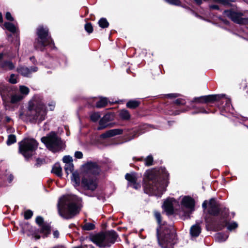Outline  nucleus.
Returning <instances> with one entry per match:
<instances>
[{
	"mask_svg": "<svg viewBox=\"0 0 248 248\" xmlns=\"http://www.w3.org/2000/svg\"><path fill=\"white\" fill-rule=\"evenodd\" d=\"M169 173L165 168L149 170L145 172L144 184L145 193L150 195L161 197L167 186V179Z\"/></svg>",
	"mask_w": 248,
	"mask_h": 248,
	"instance_id": "f257e3e1",
	"label": "nucleus"
},
{
	"mask_svg": "<svg viewBox=\"0 0 248 248\" xmlns=\"http://www.w3.org/2000/svg\"><path fill=\"white\" fill-rule=\"evenodd\" d=\"M81 201L80 198L74 195L61 198L57 205L59 215L65 219L72 218L78 213Z\"/></svg>",
	"mask_w": 248,
	"mask_h": 248,
	"instance_id": "f03ea898",
	"label": "nucleus"
},
{
	"mask_svg": "<svg viewBox=\"0 0 248 248\" xmlns=\"http://www.w3.org/2000/svg\"><path fill=\"white\" fill-rule=\"evenodd\" d=\"M207 204H208V212L209 214L215 216L219 215L220 217L219 221V223L220 225L219 229H221L225 226H227L228 230L232 231L238 227V224L236 222L228 223V209L226 208L220 207L214 199H211L209 202L205 201L203 202L202 206L204 209H205L207 206Z\"/></svg>",
	"mask_w": 248,
	"mask_h": 248,
	"instance_id": "7ed1b4c3",
	"label": "nucleus"
},
{
	"mask_svg": "<svg viewBox=\"0 0 248 248\" xmlns=\"http://www.w3.org/2000/svg\"><path fill=\"white\" fill-rule=\"evenodd\" d=\"M46 110L43 102L42 97L35 95L29 103L27 115L31 119L41 122L45 120Z\"/></svg>",
	"mask_w": 248,
	"mask_h": 248,
	"instance_id": "20e7f679",
	"label": "nucleus"
},
{
	"mask_svg": "<svg viewBox=\"0 0 248 248\" xmlns=\"http://www.w3.org/2000/svg\"><path fill=\"white\" fill-rule=\"evenodd\" d=\"M36 222L39 225V229H36L34 227L30 226L29 224H27L25 225L24 229H27V230H24L23 232L26 233L29 236H31L35 240L40 239L41 237L45 238L47 237L50 232V226L44 222L43 218L40 216L36 218Z\"/></svg>",
	"mask_w": 248,
	"mask_h": 248,
	"instance_id": "39448f33",
	"label": "nucleus"
},
{
	"mask_svg": "<svg viewBox=\"0 0 248 248\" xmlns=\"http://www.w3.org/2000/svg\"><path fill=\"white\" fill-rule=\"evenodd\" d=\"M41 141L46 148L53 152H56L63 148V143L61 138L54 132H51L41 138Z\"/></svg>",
	"mask_w": 248,
	"mask_h": 248,
	"instance_id": "423d86ee",
	"label": "nucleus"
},
{
	"mask_svg": "<svg viewBox=\"0 0 248 248\" xmlns=\"http://www.w3.org/2000/svg\"><path fill=\"white\" fill-rule=\"evenodd\" d=\"M48 30L47 28L39 26L37 31L38 38L36 39L34 46L36 49L43 51L44 47L47 46H53L54 43L48 33Z\"/></svg>",
	"mask_w": 248,
	"mask_h": 248,
	"instance_id": "0eeeda50",
	"label": "nucleus"
},
{
	"mask_svg": "<svg viewBox=\"0 0 248 248\" xmlns=\"http://www.w3.org/2000/svg\"><path fill=\"white\" fill-rule=\"evenodd\" d=\"M117 237L116 232L111 231L93 236L92 238V241L99 247H109L115 242Z\"/></svg>",
	"mask_w": 248,
	"mask_h": 248,
	"instance_id": "6e6552de",
	"label": "nucleus"
},
{
	"mask_svg": "<svg viewBox=\"0 0 248 248\" xmlns=\"http://www.w3.org/2000/svg\"><path fill=\"white\" fill-rule=\"evenodd\" d=\"M38 147V143L33 139L27 138L19 143V151L25 158L33 155Z\"/></svg>",
	"mask_w": 248,
	"mask_h": 248,
	"instance_id": "1a4fd4ad",
	"label": "nucleus"
},
{
	"mask_svg": "<svg viewBox=\"0 0 248 248\" xmlns=\"http://www.w3.org/2000/svg\"><path fill=\"white\" fill-rule=\"evenodd\" d=\"M158 241L162 248H173L172 245L176 243V236L172 228L165 230L162 238H158Z\"/></svg>",
	"mask_w": 248,
	"mask_h": 248,
	"instance_id": "9d476101",
	"label": "nucleus"
},
{
	"mask_svg": "<svg viewBox=\"0 0 248 248\" xmlns=\"http://www.w3.org/2000/svg\"><path fill=\"white\" fill-rule=\"evenodd\" d=\"M224 14L234 22L239 24H248V17H244L242 12L229 10L224 11Z\"/></svg>",
	"mask_w": 248,
	"mask_h": 248,
	"instance_id": "9b49d317",
	"label": "nucleus"
},
{
	"mask_svg": "<svg viewBox=\"0 0 248 248\" xmlns=\"http://www.w3.org/2000/svg\"><path fill=\"white\" fill-rule=\"evenodd\" d=\"M95 177L83 176L81 181V186L85 190L94 191L97 187Z\"/></svg>",
	"mask_w": 248,
	"mask_h": 248,
	"instance_id": "f8f14e48",
	"label": "nucleus"
},
{
	"mask_svg": "<svg viewBox=\"0 0 248 248\" xmlns=\"http://www.w3.org/2000/svg\"><path fill=\"white\" fill-rule=\"evenodd\" d=\"M83 176H91L93 175L95 177L99 174L100 169L98 165L94 162H88L82 166Z\"/></svg>",
	"mask_w": 248,
	"mask_h": 248,
	"instance_id": "ddd939ff",
	"label": "nucleus"
},
{
	"mask_svg": "<svg viewBox=\"0 0 248 248\" xmlns=\"http://www.w3.org/2000/svg\"><path fill=\"white\" fill-rule=\"evenodd\" d=\"M194 200L190 196H184L181 202V207L182 209L186 210V216H189L190 213L194 209Z\"/></svg>",
	"mask_w": 248,
	"mask_h": 248,
	"instance_id": "4468645a",
	"label": "nucleus"
},
{
	"mask_svg": "<svg viewBox=\"0 0 248 248\" xmlns=\"http://www.w3.org/2000/svg\"><path fill=\"white\" fill-rule=\"evenodd\" d=\"M225 96V94H214L195 97L191 101L192 103H205L218 100Z\"/></svg>",
	"mask_w": 248,
	"mask_h": 248,
	"instance_id": "2eb2a0df",
	"label": "nucleus"
},
{
	"mask_svg": "<svg viewBox=\"0 0 248 248\" xmlns=\"http://www.w3.org/2000/svg\"><path fill=\"white\" fill-rule=\"evenodd\" d=\"M125 179L128 181V186L136 189L140 187V185L138 181V176L135 173H127L125 176Z\"/></svg>",
	"mask_w": 248,
	"mask_h": 248,
	"instance_id": "dca6fc26",
	"label": "nucleus"
},
{
	"mask_svg": "<svg viewBox=\"0 0 248 248\" xmlns=\"http://www.w3.org/2000/svg\"><path fill=\"white\" fill-rule=\"evenodd\" d=\"M38 68L36 66L31 67L30 68L25 66H19L17 69V71L21 75L28 77L33 72L37 71Z\"/></svg>",
	"mask_w": 248,
	"mask_h": 248,
	"instance_id": "f3484780",
	"label": "nucleus"
},
{
	"mask_svg": "<svg viewBox=\"0 0 248 248\" xmlns=\"http://www.w3.org/2000/svg\"><path fill=\"white\" fill-rule=\"evenodd\" d=\"M175 200L173 198H168L164 202L163 207L165 211L168 214H172L173 212V204L175 202Z\"/></svg>",
	"mask_w": 248,
	"mask_h": 248,
	"instance_id": "a211bd4d",
	"label": "nucleus"
},
{
	"mask_svg": "<svg viewBox=\"0 0 248 248\" xmlns=\"http://www.w3.org/2000/svg\"><path fill=\"white\" fill-rule=\"evenodd\" d=\"M123 132V130L121 129H111L101 134L100 137L102 138H109L116 135L122 134Z\"/></svg>",
	"mask_w": 248,
	"mask_h": 248,
	"instance_id": "6ab92c4d",
	"label": "nucleus"
},
{
	"mask_svg": "<svg viewBox=\"0 0 248 248\" xmlns=\"http://www.w3.org/2000/svg\"><path fill=\"white\" fill-rule=\"evenodd\" d=\"M0 67L4 70H12L15 68L16 65L10 61H5L0 63Z\"/></svg>",
	"mask_w": 248,
	"mask_h": 248,
	"instance_id": "aec40b11",
	"label": "nucleus"
},
{
	"mask_svg": "<svg viewBox=\"0 0 248 248\" xmlns=\"http://www.w3.org/2000/svg\"><path fill=\"white\" fill-rule=\"evenodd\" d=\"M71 180L74 183L75 187L78 186L80 184V177L79 173L77 171H74L72 172Z\"/></svg>",
	"mask_w": 248,
	"mask_h": 248,
	"instance_id": "412c9836",
	"label": "nucleus"
},
{
	"mask_svg": "<svg viewBox=\"0 0 248 248\" xmlns=\"http://www.w3.org/2000/svg\"><path fill=\"white\" fill-rule=\"evenodd\" d=\"M201 232V228L199 225L195 224L193 225L190 230V233L192 237H197Z\"/></svg>",
	"mask_w": 248,
	"mask_h": 248,
	"instance_id": "4be33fe9",
	"label": "nucleus"
},
{
	"mask_svg": "<svg viewBox=\"0 0 248 248\" xmlns=\"http://www.w3.org/2000/svg\"><path fill=\"white\" fill-rule=\"evenodd\" d=\"M51 172L58 177L62 176V169L59 163H56L53 167Z\"/></svg>",
	"mask_w": 248,
	"mask_h": 248,
	"instance_id": "5701e85b",
	"label": "nucleus"
},
{
	"mask_svg": "<svg viewBox=\"0 0 248 248\" xmlns=\"http://www.w3.org/2000/svg\"><path fill=\"white\" fill-rule=\"evenodd\" d=\"M228 237V234L222 233L221 232L216 234L215 236V239L216 241L218 242H223L226 241Z\"/></svg>",
	"mask_w": 248,
	"mask_h": 248,
	"instance_id": "b1692460",
	"label": "nucleus"
},
{
	"mask_svg": "<svg viewBox=\"0 0 248 248\" xmlns=\"http://www.w3.org/2000/svg\"><path fill=\"white\" fill-rule=\"evenodd\" d=\"M138 160L144 161L145 165L147 166H150L153 165V157L152 155H149L145 158L143 157L139 158Z\"/></svg>",
	"mask_w": 248,
	"mask_h": 248,
	"instance_id": "393cba45",
	"label": "nucleus"
},
{
	"mask_svg": "<svg viewBox=\"0 0 248 248\" xmlns=\"http://www.w3.org/2000/svg\"><path fill=\"white\" fill-rule=\"evenodd\" d=\"M24 98V96L19 93H15L11 96V102L13 104L16 103L21 100Z\"/></svg>",
	"mask_w": 248,
	"mask_h": 248,
	"instance_id": "a878e982",
	"label": "nucleus"
},
{
	"mask_svg": "<svg viewBox=\"0 0 248 248\" xmlns=\"http://www.w3.org/2000/svg\"><path fill=\"white\" fill-rule=\"evenodd\" d=\"M108 101L106 97H101L100 100L96 102V107L101 108L104 107L108 104Z\"/></svg>",
	"mask_w": 248,
	"mask_h": 248,
	"instance_id": "bb28decb",
	"label": "nucleus"
},
{
	"mask_svg": "<svg viewBox=\"0 0 248 248\" xmlns=\"http://www.w3.org/2000/svg\"><path fill=\"white\" fill-rule=\"evenodd\" d=\"M120 118L124 120H127L130 119V115L129 112L125 109L121 110L119 112Z\"/></svg>",
	"mask_w": 248,
	"mask_h": 248,
	"instance_id": "cd10ccee",
	"label": "nucleus"
},
{
	"mask_svg": "<svg viewBox=\"0 0 248 248\" xmlns=\"http://www.w3.org/2000/svg\"><path fill=\"white\" fill-rule=\"evenodd\" d=\"M4 27L9 31L12 33H15L16 31V27L13 24L10 22H5Z\"/></svg>",
	"mask_w": 248,
	"mask_h": 248,
	"instance_id": "c85d7f7f",
	"label": "nucleus"
},
{
	"mask_svg": "<svg viewBox=\"0 0 248 248\" xmlns=\"http://www.w3.org/2000/svg\"><path fill=\"white\" fill-rule=\"evenodd\" d=\"M140 102L137 100H130L126 103V106L130 108H135L139 106Z\"/></svg>",
	"mask_w": 248,
	"mask_h": 248,
	"instance_id": "c756f323",
	"label": "nucleus"
},
{
	"mask_svg": "<svg viewBox=\"0 0 248 248\" xmlns=\"http://www.w3.org/2000/svg\"><path fill=\"white\" fill-rule=\"evenodd\" d=\"M99 26L102 28L108 27L109 23L105 18H101L98 21Z\"/></svg>",
	"mask_w": 248,
	"mask_h": 248,
	"instance_id": "7c9ffc66",
	"label": "nucleus"
},
{
	"mask_svg": "<svg viewBox=\"0 0 248 248\" xmlns=\"http://www.w3.org/2000/svg\"><path fill=\"white\" fill-rule=\"evenodd\" d=\"M64 169L67 174L72 172L74 170V165L73 163L66 164L64 166Z\"/></svg>",
	"mask_w": 248,
	"mask_h": 248,
	"instance_id": "2f4dec72",
	"label": "nucleus"
},
{
	"mask_svg": "<svg viewBox=\"0 0 248 248\" xmlns=\"http://www.w3.org/2000/svg\"><path fill=\"white\" fill-rule=\"evenodd\" d=\"M154 215H155V217L157 221L158 225L160 226V230L163 229V227H161L162 224H161V215H160V213L157 211H155Z\"/></svg>",
	"mask_w": 248,
	"mask_h": 248,
	"instance_id": "473e14b6",
	"label": "nucleus"
},
{
	"mask_svg": "<svg viewBox=\"0 0 248 248\" xmlns=\"http://www.w3.org/2000/svg\"><path fill=\"white\" fill-rule=\"evenodd\" d=\"M114 115L112 113H108L105 114L104 117L101 118V123L104 120H106V121L108 122L112 121L113 119Z\"/></svg>",
	"mask_w": 248,
	"mask_h": 248,
	"instance_id": "72a5a7b5",
	"label": "nucleus"
},
{
	"mask_svg": "<svg viewBox=\"0 0 248 248\" xmlns=\"http://www.w3.org/2000/svg\"><path fill=\"white\" fill-rule=\"evenodd\" d=\"M16 142V137L14 135H10L8 136L6 143L8 145H10Z\"/></svg>",
	"mask_w": 248,
	"mask_h": 248,
	"instance_id": "f704fd0d",
	"label": "nucleus"
},
{
	"mask_svg": "<svg viewBox=\"0 0 248 248\" xmlns=\"http://www.w3.org/2000/svg\"><path fill=\"white\" fill-rule=\"evenodd\" d=\"M225 105L224 106V109L226 111H230L231 108L232 107L231 104V100L229 98H225Z\"/></svg>",
	"mask_w": 248,
	"mask_h": 248,
	"instance_id": "c9c22d12",
	"label": "nucleus"
},
{
	"mask_svg": "<svg viewBox=\"0 0 248 248\" xmlns=\"http://www.w3.org/2000/svg\"><path fill=\"white\" fill-rule=\"evenodd\" d=\"M100 117V115L99 112H93L90 115L91 120L94 122L97 121Z\"/></svg>",
	"mask_w": 248,
	"mask_h": 248,
	"instance_id": "e433bc0d",
	"label": "nucleus"
},
{
	"mask_svg": "<svg viewBox=\"0 0 248 248\" xmlns=\"http://www.w3.org/2000/svg\"><path fill=\"white\" fill-rule=\"evenodd\" d=\"M214 1L220 3L223 5H229L231 2H234V0H213Z\"/></svg>",
	"mask_w": 248,
	"mask_h": 248,
	"instance_id": "4c0bfd02",
	"label": "nucleus"
},
{
	"mask_svg": "<svg viewBox=\"0 0 248 248\" xmlns=\"http://www.w3.org/2000/svg\"><path fill=\"white\" fill-rule=\"evenodd\" d=\"M19 90L20 93L23 95L24 97L25 95H27L29 92V89L25 86H20L19 87Z\"/></svg>",
	"mask_w": 248,
	"mask_h": 248,
	"instance_id": "58836bf2",
	"label": "nucleus"
},
{
	"mask_svg": "<svg viewBox=\"0 0 248 248\" xmlns=\"http://www.w3.org/2000/svg\"><path fill=\"white\" fill-rule=\"evenodd\" d=\"M94 228V225L92 223H86L83 226V229L85 230H92Z\"/></svg>",
	"mask_w": 248,
	"mask_h": 248,
	"instance_id": "ea45409f",
	"label": "nucleus"
},
{
	"mask_svg": "<svg viewBox=\"0 0 248 248\" xmlns=\"http://www.w3.org/2000/svg\"><path fill=\"white\" fill-rule=\"evenodd\" d=\"M108 122L106 121V120H104L102 123H101V119L99 121V126L98 127V130L102 129L105 127H106L108 125Z\"/></svg>",
	"mask_w": 248,
	"mask_h": 248,
	"instance_id": "a19ab883",
	"label": "nucleus"
},
{
	"mask_svg": "<svg viewBox=\"0 0 248 248\" xmlns=\"http://www.w3.org/2000/svg\"><path fill=\"white\" fill-rule=\"evenodd\" d=\"M85 29L87 32L90 33L93 31V28L90 23H88L85 25Z\"/></svg>",
	"mask_w": 248,
	"mask_h": 248,
	"instance_id": "79ce46f5",
	"label": "nucleus"
},
{
	"mask_svg": "<svg viewBox=\"0 0 248 248\" xmlns=\"http://www.w3.org/2000/svg\"><path fill=\"white\" fill-rule=\"evenodd\" d=\"M62 160L63 162L65 163V164L67 163H72L73 162L72 157L70 155H65L63 156Z\"/></svg>",
	"mask_w": 248,
	"mask_h": 248,
	"instance_id": "37998d69",
	"label": "nucleus"
},
{
	"mask_svg": "<svg viewBox=\"0 0 248 248\" xmlns=\"http://www.w3.org/2000/svg\"><path fill=\"white\" fill-rule=\"evenodd\" d=\"M168 3L175 5H180L181 2L179 0H165Z\"/></svg>",
	"mask_w": 248,
	"mask_h": 248,
	"instance_id": "c03bdc74",
	"label": "nucleus"
},
{
	"mask_svg": "<svg viewBox=\"0 0 248 248\" xmlns=\"http://www.w3.org/2000/svg\"><path fill=\"white\" fill-rule=\"evenodd\" d=\"M33 215V213L31 210H27L25 212L24 217L26 219H30Z\"/></svg>",
	"mask_w": 248,
	"mask_h": 248,
	"instance_id": "a18cd8bd",
	"label": "nucleus"
},
{
	"mask_svg": "<svg viewBox=\"0 0 248 248\" xmlns=\"http://www.w3.org/2000/svg\"><path fill=\"white\" fill-rule=\"evenodd\" d=\"M9 81L12 83V84H15L17 82L16 81V78L14 74H11L10 77V78L9 79Z\"/></svg>",
	"mask_w": 248,
	"mask_h": 248,
	"instance_id": "49530a36",
	"label": "nucleus"
},
{
	"mask_svg": "<svg viewBox=\"0 0 248 248\" xmlns=\"http://www.w3.org/2000/svg\"><path fill=\"white\" fill-rule=\"evenodd\" d=\"M174 103L177 105H185L186 102L184 99L178 98L175 100Z\"/></svg>",
	"mask_w": 248,
	"mask_h": 248,
	"instance_id": "de8ad7c7",
	"label": "nucleus"
},
{
	"mask_svg": "<svg viewBox=\"0 0 248 248\" xmlns=\"http://www.w3.org/2000/svg\"><path fill=\"white\" fill-rule=\"evenodd\" d=\"M83 154L82 152L79 151H77L75 153V157L78 159H80L82 158Z\"/></svg>",
	"mask_w": 248,
	"mask_h": 248,
	"instance_id": "09e8293b",
	"label": "nucleus"
},
{
	"mask_svg": "<svg viewBox=\"0 0 248 248\" xmlns=\"http://www.w3.org/2000/svg\"><path fill=\"white\" fill-rule=\"evenodd\" d=\"M197 113H207L208 112L206 111L204 108H198V110L196 111H194L192 112V114H196Z\"/></svg>",
	"mask_w": 248,
	"mask_h": 248,
	"instance_id": "8fccbe9b",
	"label": "nucleus"
},
{
	"mask_svg": "<svg viewBox=\"0 0 248 248\" xmlns=\"http://www.w3.org/2000/svg\"><path fill=\"white\" fill-rule=\"evenodd\" d=\"M5 17L6 19L8 20L13 21L14 20L13 17L11 16V13L9 12L6 13Z\"/></svg>",
	"mask_w": 248,
	"mask_h": 248,
	"instance_id": "3c124183",
	"label": "nucleus"
},
{
	"mask_svg": "<svg viewBox=\"0 0 248 248\" xmlns=\"http://www.w3.org/2000/svg\"><path fill=\"white\" fill-rule=\"evenodd\" d=\"M43 160H41L39 158H37L36 160V164H35V165L38 167L41 165L43 163Z\"/></svg>",
	"mask_w": 248,
	"mask_h": 248,
	"instance_id": "603ef678",
	"label": "nucleus"
},
{
	"mask_svg": "<svg viewBox=\"0 0 248 248\" xmlns=\"http://www.w3.org/2000/svg\"><path fill=\"white\" fill-rule=\"evenodd\" d=\"M210 9H216V10H218L219 9V7L217 5H210L209 6Z\"/></svg>",
	"mask_w": 248,
	"mask_h": 248,
	"instance_id": "864d4df0",
	"label": "nucleus"
},
{
	"mask_svg": "<svg viewBox=\"0 0 248 248\" xmlns=\"http://www.w3.org/2000/svg\"><path fill=\"white\" fill-rule=\"evenodd\" d=\"M167 95L169 97L175 98V97H177L178 94L176 93H170V94H168Z\"/></svg>",
	"mask_w": 248,
	"mask_h": 248,
	"instance_id": "5fc2aeb1",
	"label": "nucleus"
},
{
	"mask_svg": "<svg viewBox=\"0 0 248 248\" xmlns=\"http://www.w3.org/2000/svg\"><path fill=\"white\" fill-rule=\"evenodd\" d=\"M49 109L50 110H53L54 109L55 103L51 102V104H49Z\"/></svg>",
	"mask_w": 248,
	"mask_h": 248,
	"instance_id": "6e6d98bb",
	"label": "nucleus"
},
{
	"mask_svg": "<svg viewBox=\"0 0 248 248\" xmlns=\"http://www.w3.org/2000/svg\"><path fill=\"white\" fill-rule=\"evenodd\" d=\"M53 236L55 238H58L59 236V232L58 231H55L53 232Z\"/></svg>",
	"mask_w": 248,
	"mask_h": 248,
	"instance_id": "4d7b16f0",
	"label": "nucleus"
},
{
	"mask_svg": "<svg viewBox=\"0 0 248 248\" xmlns=\"http://www.w3.org/2000/svg\"><path fill=\"white\" fill-rule=\"evenodd\" d=\"M193 13L194 15L196 17H198V18H200V19H204L202 18V16H200V15H198L197 13H194V12H193Z\"/></svg>",
	"mask_w": 248,
	"mask_h": 248,
	"instance_id": "13d9d810",
	"label": "nucleus"
},
{
	"mask_svg": "<svg viewBox=\"0 0 248 248\" xmlns=\"http://www.w3.org/2000/svg\"><path fill=\"white\" fill-rule=\"evenodd\" d=\"M197 4L200 5L202 3V0H194Z\"/></svg>",
	"mask_w": 248,
	"mask_h": 248,
	"instance_id": "bf43d9fd",
	"label": "nucleus"
},
{
	"mask_svg": "<svg viewBox=\"0 0 248 248\" xmlns=\"http://www.w3.org/2000/svg\"><path fill=\"white\" fill-rule=\"evenodd\" d=\"M3 22V17L2 14L0 12V23Z\"/></svg>",
	"mask_w": 248,
	"mask_h": 248,
	"instance_id": "052dcab7",
	"label": "nucleus"
},
{
	"mask_svg": "<svg viewBox=\"0 0 248 248\" xmlns=\"http://www.w3.org/2000/svg\"><path fill=\"white\" fill-rule=\"evenodd\" d=\"M136 133H135L134 135L132 136V137L129 138L126 141H129V140L133 139L136 137Z\"/></svg>",
	"mask_w": 248,
	"mask_h": 248,
	"instance_id": "680f3d73",
	"label": "nucleus"
},
{
	"mask_svg": "<svg viewBox=\"0 0 248 248\" xmlns=\"http://www.w3.org/2000/svg\"><path fill=\"white\" fill-rule=\"evenodd\" d=\"M30 60L33 62V63H34L35 62V58L33 57H31L30 58Z\"/></svg>",
	"mask_w": 248,
	"mask_h": 248,
	"instance_id": "e2e57ef3",
	"label": "nucleus"
},
{
	"mask_svg": "<svg viewBox=\"0 0 248 248\" xmlns=\"http://www.w3.org/2000/svg\"><path fill=\"white\" fill-rule=\"evenodd\" d=\"M13 176L12 175H10L9 176V182H11L13 180Z\"/></svg>",
	"mask_w": 248,
	"mask_h": 248,
	"instance_id": "0e129e2a",
	"label": "nucleus"
},
{
	"mask_svg": "<svg viewBox=\"0 0 248 248\" xmlns=\"http://www.w3.org/2000/svg\"><path fill=\"white\" fill-rule=\"evenodd\" d=\"M3 53H0V61L3 59Z\"/></svg>",
	"mask_w": 248,
	"mask_h": 248,
	"instance_id": "69168bd1",
	"label": "nucleus"
},
{
	"mask_svg": "<svg viewBox=\"0 0 248 248\" xmlns=\"http://www.w3.org/2000/svg\"><path fill=\"white\" fill-rule=\"evenodd\" d=\"M11 120V119L9 117H6V121L7 122H9Z\"/></svg>",
	"mask_w": 248,
	"mask_h": 248,
	"instance_id": "338daca9",
	"label": "nucleus"
},
{
	"mask_svg": "<svg viewBox=\"0 0 248 248\" xmlns=\"http://www.w3.org/2000/svg\"><path fill=\"white\" fill-rule=\"evenodd\" d=\"M46 129H47V128H46V124H45V125H44V129L45 130H46Z\"/></svg>",
	"mask_w": 248,
	"mask_h": 248,
	"instance_id": "774afa93",
	"label": "nucleus"
}]
</instances>
